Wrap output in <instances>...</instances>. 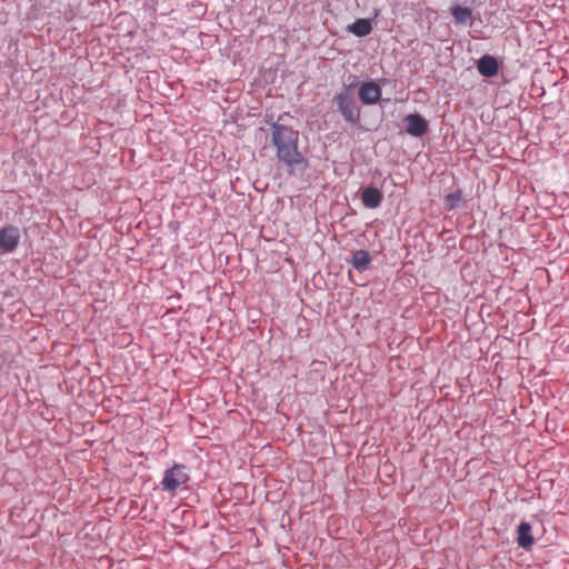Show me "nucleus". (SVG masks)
Here are the masks:
<instances>
[{
	"label": "nucleus",
	"mask_w": 569,
	"mask_h": 569,
	"mask_svg": "<svg viewBox=\"0 0 569 569\" xmlns=\"http://www.w3.org/2000/svg\"><path fill=\"white\" fill-rule=\"evenodd\" d=\"M270 144L276 151V159L286 167L289 174L305 172L309 167L307 157L299 148V131L292 127L272 122Z\"/></svg>",
	"instance_id": "1"
},
{
	"label": "nucleus",
	"mask_w": 569,
	"mask_h": 569,
	"mask_svg": "<svg viewBox=\"0 0 569 569\" xmlns=\"http://www.w3.org/2000/svg\"><path fill=\"white\" fill-rule=\"evenodd\" d=\"M356 87V83H350L349 86H345V88L335 94L333 103L337 106V110L340 112L343 120L351 124H357L360 122L361 111L360 108L356 104L352 89Z\"/></svg>",
	"instance_id": "2"
},
{
	"label": "nucleus",
	"mask_w": 569,
	"mask_h": 569,
	"mask_svg": "<svg viewBox=\"0 0 569 569\" xmlns=\"http://www.w3.org/2000/svg\"><path fill=\"white\" fill-rule=\"evenodd\" d=\"M189 481V475L184 465L176 463L167 469L161 481L162 489L166 491H176L180 486Z\"/></svg>",
	"instance_id": "3"
},
{
	"label": "nucleus",
	"mask_w": 569,
	"mask_h": 569,
	"mask_svg": "<svg viewBox=\"0 0 569 569\" xmlns=\"http://www.w3.org/2000/svg\"><path fill=\"white\" fill-rule=\"evenodd\" d=\"M20 230L9 224L0 229V250L6 253L13 252L20 242Z\"/></svg>",
	"instance_id": "4"
},
{
	"label": "nucleus",
	"mask_w": 569,
	"mask_h": 569,
	"mask_svg": "<svg viewBox=\"0 0 569 569\" xmlns=\"http://www.w3.org/2000/svg\"><path fill=\"white\" fill-rule=\"evenodd\" d=\"M381 88L375 81H367L360 84L358 96L363 104H375L381 98Z\"/></svg>",
	"instance_id": "5"
},
{
	"label": "nucleus",
	"mask_w": 569,
	"mask_h": 569,
	"mask_svg": "<svg viewBox=\"0 0 569 569\" xmlns=\"http://www.w3.org/2000/svg\"><path fill=\"white\" fill-rule=\"evenodd\" d=\"M403 121L406 131L412 137H422L428 131L427 120L418 113L408 114Z\"/></svg>",
	"instance_id": "6"
},
{
	"label": "nucleus",
	"mask_w": 569,
	"mask_h": 569,
	"mask_svg": "<svg viewBox=\"0 0 569 569\" xmlns=\"http://www.w3.org/2000/svg\"><path fill=\"white\" fill-rule=\"evenodd\" d=\"M477 69L482 77L492 78L499 71V63L495 57L485 54L477 61Z\"/></svg>",
	"instance_id": "7"
},
{
	"label": "nucleus",
	"mask_w": 569,
	"mask_h": 569,
	"mask_svg": "<svg viewBox=\"0 0 569 569\" xmlns=\"http://www.w3.org/2000/svg\"><path fill=\"white\" fill-rule=\"evenodd\" d=\"M382 193L375 187H368L363 189L361 193V201L366 208L375 209L380 206L382 201Z\"/></svg>",
	"instance_id": "8"
},
{
	"label": "nucleus",
	"mask_w": 569,
	"mask_h": 569,
	"mask_svg": "<svg viewBox=\"0 0 569 569\" xmlns=\"http://www.w3.org/2000/svg\"><path fill=\"white\" fill-rule=\"evenodd\" d=\"M355 269L359 272H363L370 269L371 256L367 250L360 249L352 253L350 260H348Z\"/></svg>",
	"instance_id": "9"
},
{
	"label": "nucleus",
	"mask_w": 569,
	"mask_h": 569,
	"mask_svg": "<svg viewBox=\"0 0 569 569\" xmlns=\"http://www.w3.org/2000/svg\"><path fill=\"white\" fill-rule=\"evenodd\" d=\"M517 543L523 549H528L533 545V537L531 535V526L529 522L522 521L517 528Z\"/></svg>",
	"instance_id": "10"
},
{
	"label": "nucleus",
	"mask_w": 569,
	"mask_h": 569,
	"mask_svg": "<svg viewBox=\"0 0 569 569\" xmlns=\"http://www.w3.org/2000/svg\"><path fill=\"white\" fill-rule=\"evenodd\" d=\"M347 30L357 37H366L371 32L372 24L369 19L361 18L349 24Z\"/></svg>",
	"instance_id": "11"
},
{
	"label": "nucleus",
	"mask_w": 569,
	"mask_h": 569,
	"mask_svg": "<svg viewBox=\"0 0 569 569\" xmlns=\"http://www.w3.org/2000/svg\"><path fill=\"white\" fill-rule=\"evenodd\" d=\"M455 23L466 24L472 18V10L468 7L455 6L451 8Z\"/></svg>",
	"instance_id": "12"
},
{
	"label": "nucleus",
	"mask_w": 569,
	"mask_h": 569,
	"mask_svg": "<svg viewBox=\"0 0 569 569\" xmlns=\"http://www.w3.org/2000/svg\"><path fill=\"white\" fill-rule=\"evenodd\" d=\"M462 202V192L461 190H456L446 196V203L450 210L459 208Z\"/></svg>",
	"instance_id": "13"
}]
</instances>
